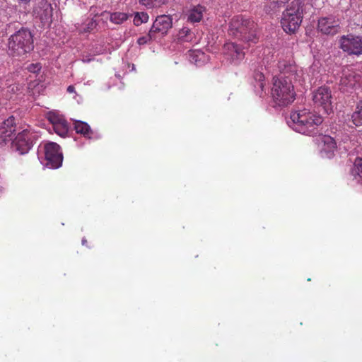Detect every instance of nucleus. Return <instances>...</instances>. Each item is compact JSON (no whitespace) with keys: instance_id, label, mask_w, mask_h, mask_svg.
<instances>
[{"instance_id":"nucleus-4","label":"nucleus","mask_w":362,"mask_h":362,"mask_svg":"<svg viewBox=\"0 0 362 362\" xmlns=\"http://www.w3.org/2000/svg\"><path fill=\"white\" fill-rule=\"evenodd\" d=\"M271 95L275 104L279 106H287L292 103L296 98V92L291 80L274 76Z\"/></svg>"},{"instance_id":"nucleus-27","label":"nucleus","mask_w":362,"mask_h":362,"mask_svg":"<svg viewBox=\"0 0 362 362\" xmlns=\"http://www.w3.org/2000/svg\"><path fill=\"white\" fill-rule=\"evenodd\" d=\"M288 1L289 0H269L271 6H272L273 9H276V8L281 6Z\"/></svg>"},{"instance_id":"nucleus-21","label":"nucleus","mask_w":362,"mask_h":362,"mask_svg":"<svg viewBox=\"0 0 362 362\" xmlns=\"http://www.w3.org/2000/svg\"><path fill=\"white\" fill-rule=\"evenodd\" d=\"M351 121L356 127L362 126V100L356 103L355 110L351 115Z\"/></svg>"},{"instance_id":"nucleus-31","label":"nucleus","mask_w":362,"mask_h":362,"mask_svg":"<svg viewBox=\"0 0 362 362\" xmlns=\"http://www.w3.org/2000/svg\"><path fill=\"white\" fill-rule=\"evenodd\" d=\"M66 91L69 93H76L75 87L73 85H70L67 87Z\"/></svg>"},{"instance_id":"nucleus-2","label":"nucleus","mask_w":362,"mask_h":362,"mask_svg":"<svg viewBox=\"0 0 362 362\" xmlns=\"http://www.w3.org/2000/svg\"><path fill=\"white\" fill-rule=\"evenodd\" d=\"M228 34L242 41L257 43V24L242 16H234L229 23Z\"/></svg>"},{"instance_id":"nucleus-12","label":"nucleus","mask_w":362,"mask_h":362,"mask_svg":"<svg viewBox=\"0 0 362 362\" xmlns=\"http://www.w3.org/2000/svg\"><path fill=\"white\" fill-rule=\"evenodd\" d=\"M47 119L52 124L54 131L61 137H66L69 132V125L64 117L59 113L50 111Z\"/></svg>"},{"instance_id":"nucleus-33","label":"nucleus","mask_w":362,"mask_h":362,"mask_svg":"<svg viewBox=\"0 0 362 362\" xmlns=\"http://www.w3.org/2000/svg\"><path fill=\"white\" fill-rule=\"evenodd\" d=\"M88 241L86 238L82 239V245L84 246H87Z\"/></svg>"},{"instance_id":"nucleus-19","label":"nucleus","mask_w":362,"mask_h":362,"mask_svg":"<svg viewBox=\"0 0 362 362\" xmlns=\"http://www.w3.org/2000/svg\"><path fill=\"white\" fill-rule=\"evenodd\" d=\"M206 8L201 5H197L192 8L188 14L187 20L192 23L199 22L202 18Z\"/></svg>"},{"instance_id":"nucleus-20","label":"nucleus","mask_w":362,"mask_h":362,"mask_svg":"<svg viewBox=\"0 0 362 362\" xmlns=\"http://www.w3.org/2000/svg\"><path fill=\"white\" fill-rule=\"evenodd\" d=\"M74 129L77 134H82L88 139H91L93 134L90 126L86 122L82 121H76L74 122Z\"/></svg>"},{"instance_id":"nucleus-23","label":"nucleus","mask_w":362,"mask_h":362,"mask_svg":"<svg viewBox=\"0 0 362 362\" xmlns=\"http://www.w3.org/2000/svg\"><path fill=\"white\" fill-rule=\"evenodd\" d=\"M351 172L354 176L362 177V157L355 158Z\"/></svg>"},{"instance_id":"nucleus-3","label":"nucleus","mask_w":362,"mask_h":362,"mask_svg":"<svg viewBox=\"0 0 362 362\" xmlns=\"http://www.w3.org/2000/svg\"><path fill=\"white\" fill-rule=\"evenodd\" d=\"M33 48V35L28 28H21L8 40V52L13 57L23 56Z\"/></svg>"},{"instance_id":"nucleus-9","label":"nucleus","mask_w":362,"mask_h":362,"mask_svg":"<svg viewBox=\"0 0 362 362\" xmlns=\"http://www.w3.org/2000/svg\"><path fill=\"white\" fill-rule=\"evenodd\" d=\"M340 47L349 54H361L362 38L352 35H343L340 39Z\"/></svg>"},{"instance_id":"nucleus-22","label":"nucleus","mask_w":362,"mask_h":362,"mask_svg":"<svg viewBox=\"0 0 362 362\" xmlns=\"http://www.w3.org/2000/svg\"><path fill=\"white\" fill-rule=\"evenodd\" d=\"M129 18V16L123 12H115L111 13L110 20L115 24H121Z\"/></svg>"},{"instance_id":"nucleus-15","label":"nucleus","mask_w":362,"mask_h":362,"mask_svg":"<svg viewBox=\"0 0 362 362\" xmlns=\"http://www.w3.org/2000/svg\"><path fill=\"white\" fill-rule=\"evenodd\" d=\"M319 142L322 156L328 158L332 157L337 148L335 140L330 136L322 135L320 136Z\"/></svg>"},{"instance_id":"nucleus-18","label":"nucleus","mask_w":362,"mask_h":362,"mask_svg":"<svg viewBox=\"0 0 362 362\" xmlns=\"http://www.w3.org/2000/svg\"><path fill=\"white\" fill-rule=\"evenodd\" d=\"M360 76L356 75L354 71H344L341 80L340 86L341 89L348 90L349 88H353L359 81Z\"/></svg>"},{"instance_id":"nucleus-16","label":"nucleus","mask_w":362,"mask_h":362,"mask_svg":"<svg viewBox=\"0 0 362 362\" xmlns=\"http://www.w3.org/2000/svg\"><path fill=\"white\" fill-rule=\"evenodd\" d=\"M224 55L233 62L239 61L244 58L245 52L241 47L235 42H226L223 45Z\"/></svg>"},{"instance_id":"nucleus-10","label":"nucleus","mask_w":362,"mask_h":362,"mask_svg":"<svg viewBox=\"0 0 362 362\" xmlns=\"http://www.w3.org/2000/svg\"><path fill=\"white\" fill-rule=\"evenodd\" d=\"M32 134L28 129L18 133L12 142V148L21 155L27 153L33 145Z\"/></svg>"},{"instance_id":"nucleus-26","label":"nucleus","mask_w":362,"mask_h":362,"mask_svg":"<svg viewBox=\"0 0 362 362\" xmlns=\"http://www.w3.org/2000/svg\"><path fill=\"white\" fill-rule=\"evenodd\" d=\"M153 33H151V30L150 29L149 30V33L144 35V36H142V37H140L138 40H137V43L139 45H144L145 44H146L147 42H148L149 41H151L153 38L155 37V36L153 35Z\"/></svg>"},{"instance_id":"nucleus-32","label":"nucleus","mask_w":362,"mask_h":362,"mask_svg":"<svg viewBox=\"0 0 362 362\" xmlns=\"http://www.w3.org/2000/svg\"><path fill=\"white\" fill-rule=\"evenodd\" d=\"M94 25V22L93 21H90L88 23V27L87 28H84L83 32H88L89 31V29H91L93 26Z\"/></svg>"},{"instance_id":"nucleus-7","label":"nucleus","mask_w":362,"mask_h":362,"mask_svg":"<svg viewBox=\"0 0 362 362\" xmlns=\"http://www.w3.org/2000/svg\"><path fill=\"white\" fill-rule=\"evenodd\" d=\"M278 69L280 74L276 77H283L284 79L291 80L292 83L300 80L303 75L302 70L293 61H279Z\"/></svg>"},{"instance_id":"nucleus-28","label":"nucleus","mask_w":362,"mask_h":362,"mask_svg":"<svg viewBox=\"0 0 362 362\" xmlns=\"http://www.w3.org/2000/svg\"><path fill=\"white\" fill-rule=\"evenodd\" d=\"M254 78L256 81H258L260 82L259 83V87L261 88H263V83L262 81H264V74L262 73V72H259V71H257V72H255V74H254Z\"/></svg>"},{"instance_id":"nucleus-8","label":"nucleus","mask_w":362,"mask_h":362,"mask_svg":"<svg viewBox=\"0 0 362 362\" xmlns=\"http://www.w3.org/2000/svg\"><path fill=\"white\" fill-rule=\"evenodd\" d=\"M44 149L47 160L46 165L54 169L59 168L63 161L60 146L56 143L49 142L45 145Z\"/></svg>"},{"instance_id":"nucleus-25","label":"nucleus","mask_w":362,"mask_h":362,"mask_svg":"<svg viewBox=\"0 0 362 362\" xmlns=\"http://www.w3.org/2000/svg\"><path fill=\"white\" fill-rule=\"evenodd\" d=\"M149 18V16L146 12H136L134 14V24L136 26H139L144 23H146Z\"/></svg>"},{"instance_id":"nucleus-29","label":"nucleus","mask_w":362,"mask_h":362,"mask_svg":"<svg viewBox=\"0 0 362 362\" xmlns=\"http://www.w3.org/2000/svg\"><path fill=\"white\" fill-rule=\"evenodd\" d=\"M41 69L39 64H31L28 66V70L30 72H38Z\"/></svg>"},{"instance_id":"nucleus-24","label":"nucleus","mask_w":362,"mask_h":362,"mask_svg":"<svg viewBox=\"0 0 362 362\" xmlns=\"http://www.w3.org/2000/svg\"><path fill=\"white\" fill-rule=\"evenodd\" d=\"M166 1L167 0H139V2L146 8H151L160 7L161 5L165 4Z\"/></svg>"},{"instance_id":"nucleus-34","label":"nucleus","mask_w":362,"mask_h":362,"mask_svg":"<svg viewBox=\"0 0 362 362\" xmlns=\"http://www.w3.org/2000/svg\"><path fill=\"white\" fill-rule=\"evenodd\" d=\"M20 1L23 2V3H25V4H28L29 3L31 0H19Z\"/></svg>"},{"instance_id":"nucleus-11","label":"nucleus","mask_w":362,"mask_h":362,"mask_svg":"<svg viewBox=\"0 0 362 362\" xmlns=\"http://www.w3.org/2000/svg\"><path fill=\"white\" fill-rule=\"evenodd\" d=\"M33 13L42 23H50L52 21L53 8L47 0H40L35 4Z\"/></svg>"},{"instance_id":"nucleus-13","label":"nucleus","mask_w":362,"mask_h":362,"mask_svg":"<svg viewBox=\"0 0 362 362\" xmlns=\"http://www.w3.org/2000/svg\"><path fill=\"white\" fill-rule=\"evenodd\" d=\"M16 130V119L13 116H10L0 125V146H4L12 141Z\"/></svg>"},{"instance_id":"nucleus-6","label":"nucleus","mask_w":362,"mask_h":362,"mask_svg":"<svg viewBox=\"0 0 362 362\" xmlns=\"http://www.w3.org/2000/svg\"><path fill=\"white\" fill-rule=\"evenodd\" d=\"M332 91L329 87L321 86L313 93V101L315 107H321L327 115L333 111Z\"/></svg>"},{"instance_id":"nucleus-14","label":"nucleus","mask_w":362,"mask_h":362,"mask_svg":"<svg viewBox=\"0 0 362 362\" xmlns=\"http://www.w3.org/2000/svg\"><path fill=\"white\" fill-rule=\"evenodd\" d=\"M340 22L334 16L322 17L318 20L317 30L325 35H334L339 32Z\"/></svg>"},{"instance_id":"nucleus-30","label":"nucleus","mask_w":362,"mask_h":362,"mask_svg":"<svg viewBox=\"0 0 362 362\" xmlns=\"http://www.w3.org/2000/svg\"><path fill=\"white\" fill-rule=\"evenodd\" d=\"M189 33H190V30L188 28H184L180 32V38H182L183 37L182 35L185 34V35L187 36Z\"/></svg>"},{"instance_id":"nucleus-17","label":"nucleus","mask_w":362,"mask_h":362,"mask_svg":"<svg viewBox=\"0 0 362 362\" xmlns=\"http://www.w3.org/2000/svg\"><path fill=\"white\" fill-rule=\"evenodd\" d=\"M172 18L169 16L162 15L158 16L151 28V33H160L162 34H165L172 27Z\"/></svg>"},{"instance_id":"nucleus-1","label":"nucleus","mask_w":362,"mask_h":362,"mask_svg":"<svg viewBox=\"0 0 362 362\" xmlns=\"http://www.w3.org/2000/svg\"><path fill=\"white\" fill-rule=\"evenodd\" d=\"M290 119L295 131L308 136L318 134V127L323 122L322 117L307 110L291 112Z\"/></svg>"},{"instance_id":"nucleus-5","label":"nucleus","mask_w":362,"mask_h":362,"mask_svg":"<svg viewBox=\"0 0 362 362\" xmlns=\"http://www.w3.org/2000/svg\"><path fill=\"white\" fill-rule=\"evenodd\" d=\"M303 18V5L298 1H293L283 12L281 24L287 33H294L300 27Z\"/></svg>"}]
</instances>
